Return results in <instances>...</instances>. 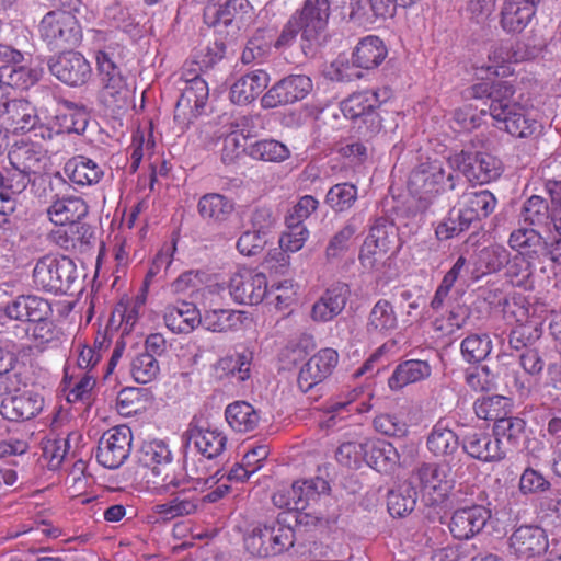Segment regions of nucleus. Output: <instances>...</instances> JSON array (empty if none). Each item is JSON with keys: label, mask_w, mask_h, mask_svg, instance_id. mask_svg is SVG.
Segmentation results:
<instances>
[{"label": "nucleus", "mask_w": 561, "mask_h": 561, "mask_svg": "<svg viewBox=\"0 0 561 561\" xmlns=\"http://www.w3.org/2000/svg\"><path fill=\"white\" fill-rule=\"evenodd\" d=\"M515 88L507 81H499L490 93L488 110L482 108L480 114L486 113L494 121L499 129H503L514 137L528 138L541 129V124L529 117L525 107L513 100Z\"/></svg>", "instance_id": "1"}, {"label": "nucleus", "mask_w": 561, "mask_h": 561, "mask_svg": "<svg viewBox=\"0 0 561 561\" xmlns=\"http://www.w3.org/2000/svg\"><path fill=\"white\" fill-rule=\"evenodd\" d=\"M77 278V265L65 255H43L32 271L33 288L53 295H66Z\"/></svg>", "instance_id": "2"}, {"label": "nucleus", "mask_w": 561, "mask_h": 561, "mask_svg": "<svg viewBox=\"0 0 561 561\" xmlns=\"http://www.w3.org/2000/svg\"><path fill=\"white\" fill-rule=\"evenodd\" d=\"M294 546V530L279 523L257 524L244 536V547L260 558L277 556Z\"/></svg>", "instance_id": "3"}, {"label": "nucleus", "mask_w": 561, "mask_h": 561, "mask_svg": "<svg viewBox=\"0 0 561 561\" xmlns=\"http://www.w3.org/2000/svg\"><path fill=\"white\" fill-rule=\"evenodd\" d=\"M142 481L146 489L156 495L174 494L187 484H192L194 490H203L204 486L215 483L214 477H195L188 469L186 473H183L182 467L173 461L154 471L142 472Z\"/></svg>", "instance_id": "4"}, {"label": "nucleus", "mask_w": 561, "mask_h": 561, "mask_svg": "<svg viewBox=\"0 0 561 561\" xmlns=\"http://www.w3.org/2000/svg\"><path fill=\"white\" fill-rule=\"evenodd\" d=\"M39 34L51 49H66L80 44L82 30L75 14L50 11L39 23Z\"/></svg>", "instance_id": "5"}, {"label": "nucleus", "mask_w": 561, "mask_h": 561, "mask_svg": "<svg viewBox=\"0 0 561 561\" xmlns=\"http://www.w3.org/2000/svg\"><path fill=\"white\" fill-rule=\"evenodd\" d=\"M380 101L373 91L354 93L341 102L343 115L358 123V129L365 137H373L381 130V118L378 113Z\"/></svg>", "instance_id": "6"}, {"label": "nucleus", "mask_w": 561, "mask_h": 561, "mask_svg": "<svg viewBox=\"0 0 561 561\" xmlns=\"http://www.w3.org/2000/svg\"><path fill=\"white\" fill-rule=\"evenodd\" d=\"M410 191L420 195V202H427V195L438 194L455 188L454 175L449 173L447 176L439 161L424 162L417 165L410 174L408 182Z\"/></svg>", "instance_id": "7"}, {"label": "nucleus", "mask_w": 561, "mask_h": 561, "mask_svg": "<svg viewBox=\"0 0 561 561\" xmlns=\"http://www.w3.org/2000/svg\"><path fill=\"white\" fill-rule=\"evenodd\" d=\"M415 483L424 495L436 503L443 502L454 488L451 468L447 463H427L419 466L412 473Z\"/></svg>", "instance_id": "8"}, {"label": "nucleus", "mask_w": 561, "mask_h": 561, "mask_svg": "<svg viewBox=\"0 0 561 561\" xmlns=\"http://www.w3.org/2000/svg\"><path fill=\"white\" fill-rule=\"evenodd\" d=\"M133 434L128 426L121 425L106 431L99 439L96 459L107 469L119 468L128 458Z\"/></svg>", "instance_id": "9"}, {"label": "nucleus", "mask_w": 561, "mask_h": 561, "mask_svg": "<svg viewBox=\"0 0 561 561\" xmlns=\"http://www.w3.org/2000/svg\"><path fill=\"white\" fill-rule=\"evenodd\" d=\"M331 14L330 0H305L291 15L302 28V42L313 45L324 34Z\"/></svg>", "instance_id": "10"}, {"label": "nucleus", "mask_w": 561, "mask_h": 561, "mask_svg": "<svg viewBox=\"0 0 561 561\" xmlns=\"http://www.w3.org/2000/svg\"><path fill=\"white\" fill-rule=\"evenodd\" d=\"M312 89L305 75H290L276 82L261 99L263 108H275L305 99Z\"/></svg>", "instance_id": "11"}, {"label": "nucleus", "mask_w": 561, "mask_h": 561, "mask_svg": "<svg viewBox=\"0 0 561 561\" xmlns=\"http://www.w3.org/2000/svg\"><path fill=\"white\" fill-rule=\"evenodd\" d=\"M207 82L199 76L186 80L185 88L176 102L174 121L182 128L188 126L192 118L199 116L208 100Z\"/></svg>", "instance_id": "12"}, {"label": "nucleus", "mask_w": 561, "mask_h": 561, "mask_svg": "<svg viewBox=\"0 0 561 561\" xmlns=\"http://www.w3.org/2000/svg\"><path fill=\"white\" fill-rule=\"evenodd\" d=\"M48 68L59 81L71 87L83 85L92 76L90 62L82 54L72 50L50 58Z\"/></svg>", "instance_id": "13"}, {"label": "nucleus", "mask_w": 561, "mask_h": 561, "mask_svg": "<svg viewBox=\"0 0 561 561\" xmlns=\"http://www.w3.org/2000/svg\"><path fill=\"white\" fill-rule=\"evenodd\" d=\"M98 71L102 83L101 102L112 111L127 106L130 90L121 65L105 64V67H98Z\"/></svg>", "instance_id": "14"}, {"label": "nucleus", "mask_w": 561, "mask_h": 561, "mask_svg": "<svg viewBox=\"0 0 561 561\" xmlns=\"http://www.w3.org/2000/svg\"><path fill=\"white\" fill-rule=\"evenodd\" d=\"M267 293L266 276L261 272L243 268L229 282V294L238 304L259 305Z\"/></svg>", "instance_id": "15"}, {"label": "nucleus", "mask_w": 561, "mask_h": 561, "mask_svg": "<svg viewBox=\"0 0 561 561\" xmlns=\"http://www.w3.org/2000/svg\"><path fill=\"white\" fill-rule=\"evenodd\" d=\"M364 392L359 388H354L344 393L331 398L324 408V417L321 421V426L324 428L340 427L353 413H366L371 409V405L365 401L357 403Z\"/></svg>", "instance_id": "16"}, {"label": "nucleus", "mask_w": 561, "mask_h": 561, "mask_svg": "<svg viewBox=\"0 0 561 561\" xmlns=\"http://www.w3.org/2000/svg\"><path fill=\"white\" fill-rule=\"evenodd\" d=\"M339 363L335 350L327 347L312 355L300 368L297 383L302 392H308L314 386L327 379Z\"/></svg>", "instance_id": "17"}, {"label": "nucleus", "mask_w": 561, "mask_h": 561, "mask_svg": "<svg viewBox=\"0 0 561 561\" xmlns=\"http://www.w3.org/2000/svg\"><path fill=\"white\" fill-rule=\"evenodd\" d=\"M510 552L517 559L529 560L543 554L549 547L548 535L538 526L525 525L511 535Z\"/></svg>", "instance_id": "18"}, {"label": "nucleus", "mask_w": 561, "mask_h": 561, "mask_svg": "<svg viewBox=\"0 0 561 561\" xmlns=\"http://www.w3.org/2000/svg\"><path fill=\"white\" fill-rule=\"evenodd\" d=\"M4 313L11 320L31 323L51 318L53 307L48 299L41 296L19 295L7 302Z\"/></svg>", "instance_id": "19"}, {"label": "nucleus", "mask_w": 561, "mask_h": 561, "mask_svg": "<svg viewBox=\"0 0 561 561\" xmlns=\"http://www.w3.org/2000/svg\"><path fill=\"white\" fill-rule=\"evenodd\" d=\"M37 122L36 108L28 101L14 99L3 102L0 123L8 131H30L36 127Z\"/></svg>", "instance_id": "20"}, {"label": "nucleus", "mask_w": 561, "mask_h": 561, "mask_svg": "<svg viewBox=\"0 0 561 561\" xmlns=\"http://www.w3.org/2000/svg\"><path fill=\"white\" fill-rule=\"evenodd\" d=\"M462 448L468 456L483 462H499L506 457V447L494 435L482 431L463 435Z\"/></svg>", "instance_id": "21"}, {"label": "nucleus", "mask_w": 561, "mask_h": 561, "mask_svg": "<svg viewBox=\"0 0 561 561\" xmlns=\"http://www.w3.org/2000/svg\"><path fill=\"white\" fill-rule=\"evenodd\" d=\"M491 517V512L482 505L457 510L449 522L451 535L459 540H467L480 533Z\"/></svg>", "instance_id": "22"}, {"label": "nucleus", "mask_w": 561, "mask_h": 561, "mask_svg": "<svg viewBox=\"0 0 561 561\" xmlns=\"http://www.w3.org/2000/svg\"><path fill=\"white\" fill-rule=\"evenodd\" d=\"M350 293V287L345 283L331 285L313 304L311 319L323 323L333 320L344 310Z\"/></svg>", "instance_id": "23"}, {"label": "nucleus", "mask_w": 561, "mask_h": 561, "mask_svg": "<svg viewBox=\"0 0 561 561\" xmlns=\"http://www.w3.org/2000/svg\"><path fill=\"white\" fill-rule=\"evenodd\" d=\"M366 463L381 473H393L398 468L409 466L391 443L369 438H366Z\"/></svg>", "instance_id": "24"}, {"label": "nucleus", "mask_w": 561, "mask_h": 561, "mask_svg": "<svg viewBox=\"0 0 561 561\" xmlns=\"http://www.w3.org/2000/svg\"><path fill=\"white\" fill-rule=\"evenodd\" d=\"M50 237L53 242L62 250L83 253L94 242V230L90 225L80 221L60 226L51 232Z\"/></svg>", "instance_id": "25"}, {"label": "nucleus", "mask_w": 561, "mask_h": 561, "mask_svg": "<svg viewBox=\"0 0 561 561\" xmlns=\"http://www.w3.org/2000/svg\"><path fill=\"white\" fill-rule=\"evenodd\" d=\"M186 435L188 442L207 459L219 457L226 449L227 436L218 428L204 427L191 422Z\"/></svg>", "instance_id": "26"}, {"label": "nucleus", "mask_w": 561, "mask_h": 561, "mask_svg": "<svg viewBox=\"0 0 561 561\" xmlns=\"http://www.w3.org/2000/svg\"><path fill=\"white\" fill-rule=\"evenodd\" d=\"M43 398L33 391L7 398L1 402L0 413L10 421L30 420L43 409Z\"/></svg>", "instance_id": "27"}, {"label": "nucleus", "mask_w": 561, "mask_h": 561, "mask_svg": "<svg viewBox=\"0 0 561 561\" xmlns=\"http://www.w3.org/2000/svg\"><path fill=\"white\" fill-rule=\"evenodd\" d=\"M539 0H505L501 25L507 33H520L533 20Z\"/></svg>", "instance_id": "28"}, {"label": "nucleus", "mask_w": 561, "mask_h": 561, "mask_svg": "<svg viewBox=\"0 0 561 561\" xmlns=\"http://www.w3.org/2000/svg\"><path fill=\"white\" fill-rule=\"evenodd\" d=\"M495 196L488 190L469 191L459 201V210L470 224L492 214L496 207Z\"/></svg>", "instance_id": "29"}, {"label": "nucleus", "mask_w": 561, "mask_h": 561, "mask_svg": "<svg viewBox=\"0 0 561 561\" xmlns=\"http://www.w3.org/2000/svg\"><path fill=\"white\" fill-rule=\"evenodd\" d=\"M508 245L518 255L528 260H537L542 256L547 249V241L542 234L535 228L522 227L511 232L508 237Z\"/></svg>", "instance_id": "30"}, {"label": "nucleus", "mask_w": 561, "mask_h": 561, "mask_svg": "<svg viewBox=\"0 0 561 561\" xmlns=\"http://www.w3.org/2000/svg\"><path fill=\"white\" fill-rule=\"evenodd\" d=\"M89 113L83 106L64 100L54 116L55 129L60 134L83 135L89 125Z\"/></svg>", "instance_id": "31"}, {"label": "nucleus", "mask_w": 561, "mask_h": 561, "mask_svg": "<svg viewBox=\"0 0 561 561\" xmlns=\"http://www.w3.org/2000/svg\"><path fill=\"white\" fill-rule=\"evenodd\" d=\"M252 360V352L236 351L221 357L214 369L219 379H236L238 382H243L250 378Z\"/></svg>", "instance_id": "32"}, {"label": "nucleus", "mask_w": 561, "mask_h": 561, "mask_svg": "<svg viewBox=\"0 0 561 561\" xmlns=\"http://www.w3.org/2000/svg\"><path fill=\"white\" fill-rule=\"evenodd\" d=\"M251 321L245 311L232 309H210L202 317V324L211 332L238 331Z\"/></svg>", "instance_id": "33"}, {"label": "nucleus", "mask_w": 561, "mask_h": 561, "mask_svg": "<svg viewBox=\"0 0 561 561\" xmlns=\"http://www.w3.org/2000/svg\"><path fill=\"white\" fill-rule=\"evenodd\" d=\"M511 46L507 43H495L490 46L486 60L479 59L473 64L477 75L481 78L504 77L508 73L507 64L513 59Z\"/></svg>", "instance_id": "34"}, {"label": "nucleus", "mask_w": 561, "mask_h": 561, "mask_svg": "<svg viewBox=\"0 0 561 561\" xmlns=\"http://www.w3.org/2000/svg\"><path fill=\"white\" fill-rule=\"evenodd\" d=\"M163 319L165 325L174 333H190L202 321L196 306L187 301L168 306Z\"/></svg>", "instance_id": "35"}, {"label": "nucleus", "mask_w": 561, "mask_h": 561, "mask_svg": "<svg viewBox=\"0 0 561 561\" xmlns=\"http://www.w3.org/2000/svg\"><path fill=\"white\" fill-rule=\"evenodd\" d=\"M89 207L79 196H67L53 201L47 209L49 219L58 226L80 222L88 215Z\"/></svg>", "instance_id": "36"}, {"label": "nucleus", "mask_w": 561, "mask_h": 561, "mask_svg": "<svg viewBox=\"0 0 561 561\" xmlns=\"http://www.w3.org/2000/svg\"><path fill=\"white\" fill-rule=\"evenodd\" d=\"M270 82V76L264 70H255L240 77L230 89V100L236 104L252 102Z\"/></svg>", "instance_id": "37"}, {"label": "nucleus", "mask_w": 561, "mask_h": 561, "mask_svg": "<svg viewBox=\"0 0 561 561\" xmlns=\"http://www.w3.org/2000/svg\"><path fill=\"white\" fill-rule=\"evenodd\" d=\"M398 328V317L393 306L387 299H379L370 309L366 331L371 336L386 337Z\"/></svg>", "instance_id": "38"}, {"label": "nucleus", "mask_w": 561, "mask_h": 561, "mask_svg": "<svg viewBox=\"0 0 561 561\" xmlns=\"http://www.w3.org/2000/svg\"><path fill=\"white\" fill-rule=\"evenodd\" d=\"M22 60V54L19 60L0 59V61L8 62L0 67V83H3L5 89H27L39 80L42 71L37 68H30L20 65Z\"/></svg>", "instance_id": "39"}, {"label": "nucleus", "mask_w": 561, "mask_h": 561, "mask_svg": "<svg viewBox=\"0 0 561 561\" xmlns=\"http://www.w3.org/2000/svg\"><path fill=\"white\" fill-rule=\"evenodd\" d=\"M387 54L388 50L383 42L378 36L368 35L355 46L352 62L358 68L374 69L385 60Z\"/></svg>", "instance_id": "40"}, {"label": "nucleus", "mask_w": 561, "mask_h": 561, "mask_svg": "<svg viewBox=\"0 0 561 561\" xmlns=\"http://www.w3.org/2000/svg\"><path fill=\"white\" fill-rule=\"evenodd\" d=\"M191 490H194L192 484L179 489L173 494L174 497L172 500L156 505L154 512L164 519L184 517L196 513L199 506V500L195 495L190 494Z\"/></svg>", "instance_id": "41"}, {"label": "nucleus", "mask_w": 561, "mask_h": 561, "mask_svg": "<svg viewBox=\"0 0 561 561\" xmlns=\"http://www.w3.org/2000/svg\"><path fill=\"white\" fill-rule=\"evenodd\" d=\"M64 170L70 181L80 186L98 184L104 176L103 168L84 156L70 159Z\"/></svg>", "instance_id": "42"}, {"label": "nucleus", "mask_w": 561, "mask_h": 561, "mask_svg": "<svg viewBox=\"0 0 561 561\" xmlns=\"http://www.w3.org/2000/svg\"><path fill=\"white\" fill-rule=\"evenodd\" d=\"M225 417L234 432L250 433L259 426L261 413L247 401H234L227 405Z\"/></svg>", "instance_id": "43"}, {"label": "nucleus", "mask_w": 561, "mask_h": 561, "mask_svg": "<svg viewBox=\"0 0 561 561\" xmlns=\"http://www.w3.org/2000/svg\"><path fill=\"white\" fill-rule=\"evenodd\" d=\"M431 371V366L426 360H404L394 368L388 379V386L391 390H400L410 383L426 379Z\"/></svg>", "instance_id": "44"}, {"label": "nucleus", "mask_w": 561, "mask_h": 561, "mask_svg": "<svg viewBox=\"0 0 561 561\" xmlns=\"http://www.w3.org/2000/svg\"><path fill=\"white\" fill-rule=\"evenodd\" d=\"M416 0H366L365 5L359 0L358 7L353 8V14L360 23H374L378 19L392 16L397 7L407 8Z\"/></svg>", "instance_id": "45"}, {"label": "nucleus", "mask_w": 561, "mask_h": 561, "mask_svg": "<svg viewBox=\"0 0 561 561\" xmlns=\"http://www.w3.org/2000/svg\"><path fill=\"white\" fill-rule=\"evenodd\" d=\"M197 209L201 217L208 222L221 224L231 216L234 204L221 194L208 193L199 198Z\"/></svg>", "instance_id": "46"}, {"label": "nucleus", "mask_w": 561, "mask_h": 561, "mask_svg": "<svg viewBox=\"0 0 561 561\" xmlns=\"http://www.w3.org/2000/svg\"><path fill=\"white\" fill-rule=\"evenodd\" d=\"M519 216L530 228L551 231V206L548 201L541 196L533 195L527 198Z\"/></svg>", "instance_id": "47"}, {"label": "nucleus", "mask_w": 561, "mask_h": 561, "mask_svg": "<svg viewBox=\"0 0 561 561\" xmlns=\"http://www.w3.org/2000/svg\"><path fill=\"white\" fill-rule=\"evenodd\" d=\"M12 168L34 179L44 169V157L33 146L24 145L9 153Z\"/></svg>", "instance_id": "48"}, {"label": "nucleus", "mask_w": 561, "mask_h": 561, "mask_svg": "<svg viewBox=\"0 0 561 561\" xmlns=\"http://www.w3.org/2000/svg\"><path fill=\"white\" fill-rule=\"evenodd\" d=\"M328 491L329 484L321 478L295 481L291 484V495L296 501L293 503L298 506L300 511H306L311 504L318 502L321 494Z\"/></svg>", "instance_id": "49"}, {"label": "nucleus", "mask_w": 561, "mask_h": 561, "mask_svg": "<svg viewBox=\"0 0 561 561\" xmlns=\"http://www.w3.org/2000/svg\"><path fill=\"white\" fill-rule=\"evenodd\" d=\"M526 422L517 416L505 415L502 420L494 423L493 434L501 445L506 447V451L516 448L525 435Z\"/></svg>", "instance_id": "50"}, {"label": "nucleus", "mask_w": 561, "mask_h": 561, "mask_svg": "<svg viewBox=\"0 0 561 561\" xmlns=\"http://www.w3.org/2000/svg\"><path fill=\"white\" fill-rule=\"evenodd\" d=\"M171 461L172 453L162 440L145 443L138 453V463L142 472L154 471Z\"/></svg>", "instance_id": "51"}, {"label": "nucleus", "mask_w": 561, "mask_h": 561, "mask_svg": "<svg viewBox=\"0 0 561 561\" xmlns=\"http://www.w3.org/2000/svg\"><path fill=\"white\" fill-rule=\"evenodd\" d=\"M428 450L436 457L454 454L459 446L458 436L442 422L434 425L427 436Z\"/></svg>", "instance_id": "52"}, {"label": "nucleus", "mask_w": 561, "mask_h": 561, "mask_svg": "<svg viewBox=\"0 0 561 561\" xmlns=\"http://www.w3.org/2000/svg\"><path fill=\"white\" fill-rule=\"evenodd\" d=\"M511 400L502 396L482 397L476 400L473 410L476 415L485 421L502 420L510 413Z\"/></svg>", "instance_id": "53"}, {"label": "nucleus", "mask_w": 561, "mask_h": 561, "mask_svg": "<svg viewBox=\"0 0 561 561\" xmlns=\"http://www.w3.org/2000/svg\"><path fill=\"white\" fill-rule=\"evenodd\" d=\"M501 175V162L486 153H474L469 172V181L480 184L489 183Z\"/></svg>", "instance_id": "54"}, {"label": "nucleus", "mask_w": 561, "mask_h": 561, "mask_svg": "<svg viewBox=\"0 0 561 561\" xmlns=\"http://www.w3.org/2000/svg\"><path fill=\"white\" fill-rule=\"evenodd\" d=\"M533 261L518 254L508 259L505 264L506 276L513 286L524 289L533 288L531 277L535 271Z\"/></svg>", "instance_id": "55"}, {"label": "nucleus", "mask_w": 561, "mask_h": 561, "mask_svg": "<svg viewBox=\"0 0 561 561\" xmlns=\"http://www.w3.org/2000/svg\"><path fill=\"white\" fill-rule=\"evenodd\" d=\"M249 154L256 160L283 162L289 158L290 151L286 145L278 140L263 139L250 146Z\"/></svg>", "instance_id": "56"}, {"label": "nucleus", "mask_w": 561, "mask_h": 561, "mask_svg": "<svg viewBox=\"0 0 561 561\" xmlns=\"http://www.w3.org/2000/svg\"><path fill=\"white\" fill-rule=\"evenodd\" d=\"M130 373L138 383H148L157 378L160 373V366L153 354L142 352L133 358Z\"/></svg>", "instance_id": "57"}, {"label": "nucleus", "mask_w": 561, "mask_h": 561, "mask_svg": "<svg viewBox=\"0 0 561 561\" xmlns=\"http://www.w3.org/2000/svg\"><path fill=\"white\" fill-rule=\"evenodd\" d=\"M460 348L468 363H479L490 354L492 342L488 334H471L461 342Z\"/></svg>", "instance_id": "58"}, {"label": "nucleus", "mask_w": 561, "mask_h": 561, "mask_svg": "<svg viewBox=\"0 0 561 561\" xmlns=\"http://www.w3.org/2000/svg\"><path fill=\"white\" fill-rule=\"evenodd\" d=\"M357 199V188L350 183H339L332 186L325 196L327 204L335 211L350 209Z\"/></svg>", "instance_id": "59"}, {"label": "nucleus", "mask_w": 561, "mask_h": 561, "mask_svg": "<svg viewBox=\"0 0 561 561\" xmlns=\"http://www.w3.org/2000/svg\"><path fill=\"white\" fill-rule=\"evenodd\" d=\"M99 48L95 54L96 67H105V64L121 65L124 54V46L104 34H98Z\"/></svg>", "instance_id": "60"}, {"label": "nucleus", "mask_w": 561, "mask_h": 561, "mask_svg": "<svg viewBox=\"0 0 561 561\" xmlns=\"http://www.w3.org/2000/svg\"><path fill=\"white\" fill-rule=\"evenodd\" d=\"M355 232V226L347 224L330 239L325 249V257L328 262H334L344 256L351 247Z\"/></svg>", "instance_id": "61"}, {"label": "nucleus", "mask_w": 561, "mask_h": 561, "mask_svg": "<svg viewBox=\"0 0 561 561\" xmlns=\"http://www.w3.org/2000/svg\"><path fill=\"white\" fill-rule=\"evenodd\" d=\"M272 37L265 31H259L247 43L242 51L241 60L243 64H251L254 61H263L270 53Z\"/></svg>", "instance_id": "62"}, {"label": "nucleus", "mask_w": 561, "mask_h": 561, "mask_svg": "<svg viewBox=\"0 0 561 561\" xmlns=\"http://www.w3.org/2000/svg\"><path fill=\"white\" fill-rule=\"evenodd\" d=\"M416 493L412 489L397 490L388 493L387 506L391 516L402 517L411 513L416 504Z\"/></svg>", "instance_id": "63"}, {"label": "nucleus", "mask_w": 561, "mask_h": 561, "mask_svg": "<svg viewBox=\"0 0 561 561\" xmlns=\"http://www.w3.org/2000/svg\"><path fill=\"white\" fill-rule=\"evenodd\" d=\"M140 388L127 387L122 389L116 398V408L119 414L130 416L144 409V393Z\"/></svg>", "instance_id": "64"}]
</instances>
